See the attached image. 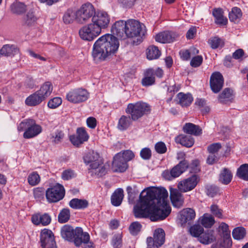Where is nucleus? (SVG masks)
Returning <instances> with one entry per match:
<instances>
[{
    "mask_svg": "<svg viewBox=\"0 0 248 248\" xmlns=\"http://www.w3.org/2000/svg\"><path fill=\"white\" fill-rule=\"evenodd\" d=\"M168 193L164 188L148 187L140 195V201L134 207L137 218H149L152 221L163 220L171 212L167 198Z\"/></svg>",
    "mask_w": 248,
    "mask_h": 248,
    "instance_id": "obj_1",
    "label": "nucleus"
},
{
    "mask_svg": "<svg viewBox=\"0 0 248 248\" xmlns=\"http://www.w3.org/2000/svg\"><path fill=\"white\" fill-rule=\"evenodd\" d=\"M117 38L111 34H106L99 37L94 43L92 56L96 62L105 61L114 55L119 47Z\"/></svg>",
    "mask_w": 248,
    "mask_h": 248,
    "instance_id": "obj_2",
    "label": "nucleus"
},
{
    "mask_svg": "<svg viewBox=\"0 0 248 248\" xmlns=\"http://www.w3.org/2000/svg\"><path fill=\"white\" fill-rule=\"evenodd\" d=\"M111 32L121 39L142 37L146 33L145 27L138 21L129 19L126 21L119 20L111 27Z\"/></svg>",
    "mask_w": 248,
    "mask_h": 248,
    "instance_id": "obj_3",
    "label": "nucleus"
},
{
    "mask_svg": "<svg viewBox=\"0 0 248 248\" xmlns=\"http://www.w3.org/2000/svg\"><path fill=\"white\" fill-rule=\"evenodd\" d=\"M85 164H90L89 170L98 177H102L107 173V169L99 155L93 151L85 154L83 157Z\"/></svg>",
    "mask_w": 248,
    "mask_h": 248,
    "instance_id": "obj_4",
    "label": "nucleus"
},
{
    "mask_svg": "<svg viewBox=\"0 0 248 248\" xmlns=\"http://www.w3.org/2000/svg\"><path fill=\"white\" fill-rule=\"evenodd\" d=\"M151 110V106L148 104L139 101L128 104L125 112L131 117L133 121H136L144 115L149 114Z\"/></svg>",
    "mask_w": 248,
    "mask_h": 248,
    "instance_id": "obj_5",
    "label": "nucleus"
},
{
    "mask_svg": "<svg viewBox=\"0 0 248 248\" xmlns=\"http://www.w3.org/2000/svg\"><path fill=\"white\" fill-rule=\"evenodd\" d=\"M18 130L19 131H25L23 137L29 139L38 135L41 133L42 128L41 125L36 124L34 120L28 119L24 120L20 123L18 126Z\"/></svg>",
    "mask_w": 248,
    "mask_h": 248,
    "instance_id": "obj_6",
    "label": "nucleus"
},
{
    "mask_svg": "<svg viewBox=\"0 0 248 248\" xmlns=\"http://www.w3.org/2000/svg\"><path fill=\"white\" fill-rule=\"evenodd\" d=\"M95 11V8L92 3L87 2L82 4L76 11L77 22L80 24L86 23L93 17Z\"/></svg>",
    "mask_w": 248,
    "mask_h": 248,
    "instance_id": "obj_7",
    "label": "nucleus"
},
{
    "mask_svg": "<svg viewBox=\"0 0 248 248\" xmlns=\"http://www.w3.org/2000/svg\"><path fill=\"white\" fill-rule=\"evenodd\" d=\"M189 167L188 161L185 159L181 161L177 165L173 167L170 170H165L162 172L163 177L167 180H172L179 177Z\"/></svg>",
    "mask_w": 248,
    "mask_h": 248,
    "instance_id": "obj_8",
    "label": "nucleus"
},
{
    "mask_svg": "<svg viewBox=\"0 0 248 248\" xmlns=\"http://www.w3.org/2000/svg\"><path fill=\"white\" fill-rule=\"evenodd\" d=\"M110 18L107 13L104 11L94 12L92 18V24L101 32L102 29L108 27Z\"/></svg>",
    "mask_w": 248,
    "mask_h": 248,
    "instance_id": "obj_9",
    "label": "nucleus"
},
{
    "mask_svg": "<svg viewBox=\"0 0 248 248\" xmlns=\"http://www.w3.org/2000/svg\"><path fill=\"white\" fill-rule=\"evenodd\" d=\"M165 241V231L162 228H157L154 231L153 237H147L146 239L147 248H159L164 244Z\"/></svg>",
    "mask_w": 248,
    "mask_h": 248,
    "instance_id": "obj_10",
    "label": "nucleus"
},
{
    "mask_svg": "<svg viewBox=\"0 0 248 248\" xmlns=\"http://www.w3.org/2000/svg\"><path fill=\"white\" fill-rule=\"evenodd\" d=\"M47 200L49 202H56L62 200L64 196V189L61 185L48 188L46 191Z\"/></svg>",
    "mask_w": 248,
    "mask_h": 248,
    "instance_id": "obj_11",
    "label": "nucleus"
},
{
    "mask_svg": "<svg viewBox=\"0 0 248 248\" xmlns=\"http://www.w3.org/2000/svg\"><path fill=\"white\" fill-rule=\"evenodd\" d=\"M89 93L87 90L78 88L70 91L66 95V99L70 102L76 104L84 102L87 100Z\"/></svg>",
    "mask_w": 248,
    "mask_h": 248,
    "instance_id": "obj_12",
    "label": "nucleus"
},
{
    "mask_svg": "<svg viewBox=\"0 0 248 248\" xmlns=\"http://www.w3.org/2000/svg\"><path fill=\"white\" fill-rule=\"evenodd\" d=\"M40 242L42 248H57L52 232L48 229H43L40 235Z\"/></svg>",
    "mask_w": 248,
    "mask_h": 248,
    "instance_id": "obj_13",
    "label": "nucleus"
},
{
    "mask_svg": "<svg viewBox=\"0 0 248 248\" xmlns=\"http://www.w3.org/2000/svg\"><path fill=\"white\" fill-rule=\"evenodd\" d=\"M97 28L92 23L83 26L79 31V34L81 39L89 41H92L100 33Z\"/></svg>",
    "mask_w": 248,
    "mask_h": 248,
    "instance_id": "obj_14",
    "label": "nucleus"
},
{
    "mask_svg": "<svg viewBox=\"0 0 248 248\" xmlns=\"http://www.w3.org/2000/svg\"><path fill=\"white\" fill-rule=\"evenodd\" d=\"M198 181V176L193 174L191 176L179 182L177 185L178 189L182 192H186L192 190L196 187Z\"/></svg>",
    "mask_w": 248,
    "mask_h": 248,
    "instance_id": "obj_15",
    "label": "nucleus"
},
{
    "mask_svg": "<svg viewBox=\"0 0 248 248\" xmlns=\"http://www.w3.org/2000/svg\"><path fill=\"white\" fill-rule=\"evenodd\" d=\"M224 79L219 72L213 73L210 77V84L211 90L214 93H218L223 87Z\"/></svg>",
    "mask_w": 248,
    "mask_h": 248,
    "instance_id": "obj_16",
    "label": "nucleus"
},
{
    "mask_svg": "<svg viewBox=\"0 0 248 248\" xmlns=\"http://www.w3.org/2000/svg\"><path fill=\"white\" fill-rule=\"evenodd\" d=\"M179 35L173 31H165L155 35V39L161 43H170L176 40Z\"/></svg>",
    "mask_w": 248,
    "mask_h": 248,
    "instance_id": "obj_17",
    "label": "nucleus"
},
{
    "mask_svg": "<svg viewBox=\"0 0 248 248\" xmlns=\"http://www.w3.org/2000/svg\"><path fill=\"white\" fill-rule=\"evenodd\" d=\"M128 167L127 162L121 156V153L116 155L113 157L112 169L114 172H124Z\"/></svg>",
    "mask_w": 248,
    "mask_h": 248,
    "instance_id": "obj_18",
    "label": "nucleus"
},
{
    "mask_svg": "<svg viewBox=\"0 0 248 248\" xmlns=\"http://www.w3.org/2000/svg\"><path fill=\"white\" fill-rule=\"evenodd\" d=\"M181 192L178 189H170V198L172 204L173 206L178 208L181 207L184 202V198Z\"/></svg>",
    "mask_w": 248,
    "mask_h": 248,
    "instance_id": "obj_19",
    "label": "nucleus"
},
{
    "mask_svg": "<svg viewBox=\"0 0 248 248\" xmlns=\"http://www.w3.org/2000/svg\"><path fill=\"white\" fill-rule=\"evenodd\" d=\"M196 216V213L194 209L190 208L184 209L180 212L179 220L182 225L191 223Z\"/></svg>",
    "mask_w": 248,
    "mask_h": 248,
    "instance_id": "obj_20",
    "label": "nucleus"
},
{
    "mask_svg": "<svg viewBox=\"0 0 248 248\" xmlns=\"http://www.w3.org/2000/svg\"><path fill=\"white\" fill-rule=\"evenodd\" d=\"M90 240V235L87 232H84L80 227H76L73 242L77 247H79L85 242Z\"/></svg>",
    "mask_w": 248,
    "mask_h": 248,
    "instance_id": "obj_21",
    "label": "nucleus"
},
{
    "mask_svg": "<svg viewBox=\"0 0 248 248\" xmlns=\"http://www.w3.org/2000/svg\"><path fill=\"white\" fill-rule=\"evenodd\" d=\"M51 220V217L46 213L44 214H36L31 217L32 223L36 225L46 226L50 223Z\"/></svg>",
    "mask_w": 248,
    "mask_h": 248,
    "instance_id": "obj_22",
    "label": "nucleus"
},
{
    "mask_svg": "<svg viewBox=\"0 0 248 248\" xmlns=\"http://www.w3.org/2000/svg\"><path fill=\"white\" fill-rule=\"evenodd\" d=\"M19 52L18 48L13 45H4L0 49V55L5 57H13Z\"/></svg>",
    "mask_w": 248,
    "mask_h": 248,
    "instance_id": "obj_23",
    "label": "nucleus"
},
{
    "mask_svg": "<svg viewBox=\"0 0 248 248\" xmlns=\"http://www.w3.org/2000/svg\"><path fill=\"white\" fill-rule=\"evenodd\" d=\"M75 231L76 228L74 229L72 226L65 225L61 229V236L64 240L73 242L75 237Z\"/></svg>",
    "mask_w": 248,
    "mask_h": 248,
    "instance_id": "obj_24",
    "label": "nucleus"
},
{
    "mask_svg": "<svg viewBox=\"0 0 248 248\" xmlns=\"http://www.w3.org/2000/svg\"><path fill=\"white\" fill-rule=\"evenodd\" d=\"M183 131L188 134L196 136L200 135L202 133V129L199 125L192 123H186L183 127Z\"/></svg>",
    "mask_w": 248,
    "mask_h": 248,
    "instance_id": "obj_25",
    "label": "nucleus"
},
{
    "mask_svg": "<svg viewBox=\"0 0 248 248\" xmlns=\"http://www.w3.org/2000/svg\"><path fill=\"white\" fill-rule=\"evenodd\" d=\"M177 97L179 104L183 107L190 106L193 100L192 95L190 93H184L181 92L177 95Z\"/></svg>",
    "mask_w": 248,
    "mask_h": 248,
    "instance_id": "obj_26",
    "label": "nucleus"
},
{
    "mask_svg": "<svg viewBox=\"0 0 248 248\" xmlns=\"http://www.w3.org/2000/svg\"><path fill=\"white\" fill-rule=\"evenodd\" d=\"M175 140L176 143H180L186 147H192L194 143V140L191 136H186L183 134L177 136Z\"/></svg>",
    "mask_w": 248,
    "mask_h": 248,
    "instance_id": "obj_27",
    "label": "nucleus"
},
{
    "mask_svg": "<svg viewBox=\"0 0 248 248\" xmlns=\"http://www.w3.org/2000/svg\"><path fill=\"white\" fill-rule=\"evenodd\" d=\"M223 12L221 9H214L212 15L215 18V22L220 26L226 25L228 23V19L223 16Z\"/></svg>",
    "mask_w": 248,
    "mask_h": 248,
    "instance_id": "obj_28",
    "label": "nucleus"
},
{
    "mask_svg": "<svg viewBox=\"0 0 248 248\" xmlns=\"http://www.w3.org/2000/svg\"><path fill=\"white\" fill-rule=\"evenodd\" d=\"M233 97L234 95L232 90L226 88L218 95V98L220 103H227L228 102H232Z\"/></svg>",
    "mask_w": 248,
    "mask_h": 248,
    "instance_id": "obj_29",
    "label": "nucleus"
},
{
    "mask_svg": "<svg viewBox=\"0 0 248 248\" xmlns=\"http://www.w3.org/2000/svg\"><path fill=\"white\" fill-rule=\"evenodd\" d=\"M44 100L37 92L31 94L25 100V104L30 107L39 105Z\"/></svg>",
    "mask_w": 248,
    "mask_h": 248,
    "instance_id": "obj_30",
    "label": "nucleus"
},
{
    "mask_svg": "<svg viewBox=\"0 0 248 248\" xmlns=\"http://www.w3.org/2000/svg\"><path fill=\"white\" fill-rule=\"evenodd\" d=\"M53 90V86L49 82H46L43 84L39 90L36 91L45 100L51 93Z\"/></svg>",
    "mask_w": 248,
    "mask_h": 248,
    "instance_id": "obj_31",
    "label": "nucleus"
},
{
    "mask_svg": "<svg viewBox=\"0 0 248 248\" xmlns=\"http://www.w3.org/2000/svg\"><path fill=\"white\" fill-rule=\"evenodd\" d=\"M154 74V70L153 69H147L144 73V77L142 79V85L144 86H149L154 84L155 82Z\"/></svg>",
    "mask_w": 248,
    "mask_h": 248,
    "instance_id": "obj_32",
    "label": "nucleus"
},
{
    "mask_svg": "<svg viewBox=\"0 0 248 248\" xmlns=\"http://www.w3.org/2000/svg\"><path fill=\"white\" fill-rule=\"evenodd\" d=\"M132 121L130 116L122 115L119 120L117 128L121 131L125 130L132 124Z\"/></svg>",
    "mask_w": 248,
    "mask_h": 248,
    "instance_id": "obj_33",
    "label": "nucleus"
},
{
    "mask_svg": "<svg viewBox=\"0 0 248 248\" xmlns=\"http://www.w3.org/2000/svg\"><path fill=\"white\" fill-rule=\"evenodd\" d=\"M198 240L202 244L208 245L215 240V237L213 234L212 231L208 230L205 232L203 231L201 235L199 236Z\"/></svg>",
    "mask_w": 248,
    "mask_h": 248,
    "instance_id": "obj_34",
    "label": "nucleus"
},
{
    "mask_svg": "<svg viewBox=\"0 0 248 248\" xmlns=\"http://www.w3.org/2000/svg\"><path fill=\"white\" fill-rule=\"evenodd\" d=\"M124 191L122 188L116 190L111 197V202L115 206H119L124 198Z\"/></svg>",
    "mask_w": 248,
    "mask_h": 248,
    "instance_id": "obj_35",
    "label": "nucleus"
},
{
    "mask_svg": "<svg viewBox=\"0 0 248 248\" xmlns=\"http://www.w3.org/2000/svg\"><path fill=\"white\" fill-rule=\"evenodd\" d=\"M89 205L86 200L73 199L69 202V206L75 209H83L87 208Z\"/></svg>",
    "mask_w": 248,
    "mask_h": 248,
    "instance_id": "obj_36",
    "label": "nucleus"
},
{
    "mask_svg": "<svg viewBox=\"0 0 248 248\" xmlns=\"http://www.w3.org/2000/svg\"><path fill=\"white\" fill-rule=\"evenodd\" d=\"M232 178L231 171L227 168H224L219 174V181L224 185H228L231 182Z\"/></svg>",
    "mask_w": 248,
    "mask_h": 248,
    "instance_id": "obj_37",
    "label": "nucleus"
},
{
    "mask_svg": "<svg viewBox=\"0 0 248 248\" xmlns=\"http://www.w3.org/2000/svg\"><path fill=\"white\" fill-rule=\"evenodd\" d=\"M62 20L65 24H71L75 20L77 21L76 11H74L72 9H67L63 15Z\"/></svg>",
    "mask_w": 248,
    "mask_h": 248,
    "instance_id": "obj_38",
    "label": "nucleus"
},
{
    "mask_svg": "<svg viewBox=\"0 0 248 248\" xmlns=\"http://www.w3.org/2000/svg\"><path fill=\"white\" fill-rule=\"evenodd\" d=\"M146 54L147 59L152 60L158 58L161 55V52L157 47L152 46L148 47Z\"/></svg>",
    "mask_w": 248,
    "mask_h": 248,
    "instance_id": "obj_39",
    "label": "nucleus"
},
{
    "mask_svg": "<svg viewBox=\"0 0 248 248\" xmlns=\"http://www.w3.org/2000/svg\"><path fill=\"white\" fill-rule=\"evenodd\" d=\"M11 9L13 13L20 15L26 11V6L22 2L16 1L11 5Z\"/></svg>",
    "mask_w": 248,
    "mask_h": 248,
    "instance_id": "obj_40",
    "label": "nucleus"
},
{
    "mask_svg": "<svg viewBox=\"0 0 248 248\" xmlns=\"http://www.w3.org/2000/svg\"><path fill=\"white\" fill-rule=\"evenodd\" d=\"M242 16L241 10L240 8L235 7L232 8L230 12L229 17L230 20L234 23L238 22Z\"/></svg>",
    "mask_w": 248,
    "mask_h": 248,
    "instance_id": "obj_41",
    "label": "nucleus"
},
{
    "mask_svg": "<svg viewBox=\"0 0 248 248\" xmlns=\"http://www.w3.org/2000/svg\"><path fill=\"white\" fill-rule=\"evenodd\" d=\"M236 175L241 179L248 181V164L241 165L237 170Z\"/></svg>",
    "mask_w": 248,
    "mask_h": 248,
    "instance_id": "obj_42",
    "label": "nucleus"
},
{
    "mask_svg": "<svg viewBox=\"0 0 248 248\" xmlns=\"http://www.w3.org/2000/svg\"><path fill=\"white\" fill-rule=\"evenodd\" d=\"M220 229L222 231L224 236L225 237V241L227 243V247L232 246V240L230 237V231L229 230V226L224 222H222L219 226Z\"/></svg>",
    "mask_w": 248,
    "mask_h": 248,
    "instance_id": "obj_43",
    "label": "nucleus"
},
{
    "mask_svg": "<svg viewBox=\"0 0 248 248\" xmlns=\"http://www.w3.org/2000/svg\"><path fill=\"white\" fill-rule=\"evenodd\" d=\"M70 217V210L67 208H64L59 214L58 221L61 223H64L67 222Z\"/></svg>",
    "mask_w": 248,
    "mask_h": 248,
    "instance_id": "obj_44",
    "label": "nucleus"
},
{
    "mask_svg": "<svg viewBox=\"0 0 248 248\" xmlns=\"http://www.w3.org/2000/svg\"><path fill=\"white\" fill-rule=\"evenodd\" d=\"M232 235L235 239H242L246 235V230L242 227L235 228L232 232Z\"/></svg>",
    "mask_w": 248,
    "mask_h": 248,
    "instance_id": "obj_45",
    "label": "nucleus"
},
{
    "mask_svg": "<svg viewBox=\"0 0 248 248\" xmlns=\"http://www.w3.org/2000/svg\"><path fill=\"white\" fill-rule=\"evenodd\" d=\"M215 222L213 217L208 214H204L201 220L202 224L205 228L211 227Z\"/></svg>",
    "mask_w": 248,
    "mask_h": 248,
    "instance_id": "obj_46",
    "label": "nucleus"
},
{
    "mask_svg": "<svg viewBox=\"0 0 248 248\" xmlns=\"http://www.w3.org/2000/svg\"><path fill=\"white\" fill-rule=\"evenodd\" d=\"M50 136L51 141L53 143L57 144L62 141L64 137V134L62 131L57 130L54 133H52Z\"/></svg>",
    "mask_w": 248,
    "mask_h": 248,
    "instance_id": "obj_47",
    "label": "nucleus"
},
{
    "mask_svg": "<svg viewBox=\"0 0 248 248\" xmlns=\"http://www.w3.org/2000/svg\"><path fill=\"white\" fill-rule=\"evenodd\" d=\"M190 233L193 236L199 238L204 231L203 227L200 225H195L190 228Z\"/></svg>",
    "mask_w": 248,
    "mask_h": 248,
    "instance_id": "obj_48",
    "label": "nucleus"
},
{
    "mask_svg": "<svg viewBox=\"0 0 248 248\" xmlns=\"http://www.w3.org/2000/svg\"><path fill=\"white\" fill-rule=\"evenodd\" d=\"M28 181L30 185L34 186L39 183L40 178L37 172H33L29 175Z\"/></svg>",
    "mask_w": 248,
    "mask_h": 248,
    "instance_id": "obj_49",
    "label": "nucleus"
},
{
    "mask_svg": "<svg viewBox=\"0 0 248 248\" xmlns=\"http://www.w3.org/2000/svg\"><path fill=\"white\" fill-rule=\"evenodd\" d=\"M37 18L32 12H29L24 17V22L28 26H31L34 24Z\"/></svg>",
    "mask_w": 248,
    "mask_h": 248,
    "instance_id": "obj_50",
    "label": "nucleus"
},
{
    "mask_svg": "<svg viewBox=\"0 0 248 248\" xmlns=\"http://www.w3.org/2000/svg\"><path fill=\"white\" fill-rule=\"evenodd\" d=\"M207 194L213 197L219 194L220 189L218 187L215 185L207 186L206 187Z\"/></svg>",
    "mask_w": 248,
    "mask_h": 248,
    "instance_id": "obj_51",
    "label": "nucleus"
},
{
    "mask_svg": "<svg viewBox=\"0 0 248 248\" xmlns=\"http://www.w3.org/2000/svg\"><path fill=\"white\" fill-rule=\"evenodd\" d=\"M141 225L138 222H134L130 225L129 230L131 234L136 235L140 231Z\"/></svg>",
    "mask_w": 248,
    "mask_h": 248,
    "instance_id": "obj_52",
    "label": "nucleus"
},
{
    "mask_svg": "<svg viewBox=\"0 0 248 248\" xmlns=\"http://www.w3.org/2000/svg\"><path fill=\"white\" fill-rule=\"evenodd\" d=\"M77 135L80 139L82 142L83 143L85 141L88 140L89 139V136L86 132L84 128L80 127L78 128L77 130Z\"/></svg>",
    "mask_w": 248,
    "mask_h": 248,
    "instance_id": "obj_53",
    "label": "nucleus"
},
{
    "mask_svg": "<svg viewBox=\"0 0 248 248\" xmlns=\"http://www.w3.org/2000/svg\"><path fill=\"white\" fill-rule=\"evenodd\" d=\"M76 176L74 170L68 169L64 170L62 174V178L64 180H69Z\"/></svg>",
    "mask_w": 248,
    "mask_h": 248,
    "instance_id": "obj_54",
    "label": "nucleus"
},
{
    "mask_svg": "<svg viewBox=\"0 0 248 248\" xmlns=\"http://www.w3.org/2000/svg\"><path fill=\"white\" fill-rule=\"evenodd\" d=\"M112 244L114 248H121L122 246V236L120 234L114 235L112 240Z\"/></svg>",
    "mask_w": 248,
    "mask_h": 248,
    "instance_id": "obj_55",
    "label": "nucleus"
},
{
    "mask_svg": "<svg viewBox=\"0 0 248 248\" xmlns=\"http://www.w3.org/2000/svg\"><path fill=\"white\" fill-rule=\"evenodd\" d=\"M208 43L213 49H216L221 46L222 42L219 38L214 37L209 40Z\"/></svg>",
    "mask_w": 248,
    "mask_h": 248,
    "instance_id": "obj_56",
    "label": "nucleus"
},
{
    "mask_svg": "<svg viewBox=\"0 0 248 248\" xmlns=\"http://www.w3.org/2000/svg\"><path fill=\"white\" fill-rule=\"evenodd\" d=\"M62 103V100L60 97H54L48 101L47 106L51 108H55L58 107Z\"/></svg>",
    "mask_w": 248,
    "mask_h": 248,
    "instance_id": "obj_57",
    "label": "nucleus"
},
{
    "mask_svg": "<svg viewBox=\"0 0 248 248\" xmlns=\"http://www.w3.org/2000/svg\"><path fill=\"white\" fill-rule=\"evenodd\" d=\"M126 191L128 193V200L132 202L134 201L138 196L139 191L133 189L132 187L130 186L127 187Z\"/></svg>",
    "mask_w": 248,
    "mask_h": 248,
    "instance_id": "obj_58",
    "label": "nucleus"
},
{
    "mask_svg": "<svg viewBox=\"0 0 248 248\" xmlns=\"http://www.w3.org/2000/svg\"><path fill=\"white\" fill-rule=\"evenodd\" d=\"M45 192V189L43 188L38 187L35 188L33 191L35 199L39 201L44 199Z\"/></svg>",
    "mask_w": 248,
    "mask_h": 248,
    "instance_id": "obj_59",
    "label": "nucleus"
},
{
    "mask_svg": "<svg viewBox=\"0 0 248 248\" xmlns=\"http://www.w3.org/2000/svg\"><path fill=\"white\" fill-rule=\"evenodd\" d=\"M155 147L156 152L160 154H164L167 151L166 146L165 144L162 141L156 143Z\"/></svg>",
    "mask_w": 248,
    "mask_h": 248,
    "instance_id": "obj_60",
    "label": "nucleus"
},
{
    "mask_svg": "<svg viewBox=\"0 0 248 248\" xmlns=\"http://www.w3.org/2000/svg\"><path fill=\"white\" fill-rule=\"evenodd\" d=\"M202 56L198 55L194 57L191 60L190 65L193 67H197L200 66L202 62Z\"/></svg>",
    "mask_w": 248,
    "mask_h": 248,
    "instance_id": "obj_61",
    "label": "nucleus"
},
{
    "mask_svg": "<svg viewBox=\"0 0 248 248\" xmlns=\"http://www.w3.org/2000/svg\"><path fill=\"white\" fill-rule=\"evenodd\" d=\"M140 155L142 159L149 160L150 159L152 155L151 151L148 148H144L141 150Z\"/></svg>",
    "mask_w": 248,
    "mask_h": 248,
    "instance_id": "obj_62",
    "label": "nucleus"
},
{
    "mask_svg": "<svg viewBox=\"0 0 248 248\" xmlns=\"http://www.w3.org/2000/svg\"><path fill=\"white\" fill-rule=\"evenodd\" d=\"M221 148V145L219 143H213L208 146L207 150L210 153L215 154Z\"/></svg>",
    "mask_w": 248,
    "mask_h": 248,
    "instance_id": "obj_63",
    "label": "nucleus"
},
{
    "mask_svg": "<svg viewBox=\"0 0 248 248\" xmlns=\"http://www.w3.org/2000/svg\"><path fill=\"white\" fill-rule=\"evenodd\" d=\"M121 156L124 159V160L127 162L134 157V155L131 151L126 150L124 151L123 153H121Z\"/></svg>",
    "mask_w": 248,
    "mask_h": 248,
    "instance_id": "obj_64",
    "label": "nucleus"
}]
</instances>
